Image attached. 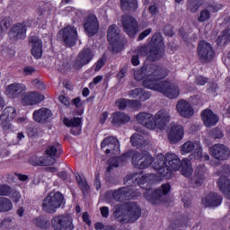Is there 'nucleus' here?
I'll return each instance as SVG.
<instances>
[{
	"mask_svg": "<svg viewBox=\"0 0 230 230\" xmlns=\"http://www.w3.org/2000/svg\"><path fill=\"white\" fill-rule=\"evenodd\" d=\"M148 66L149 78L144 81L143 87L151 91H157L170 100L179 98L181 89L178 85L168 81H161L168 76V69L155 63H148Z\"/></svg>",
	"mask_w": 230,
	"mask_h": 230,
	"instance_id": "1",
	"label": "nucleus"
},
{
	"mask_svg": "<svg viewBox=\"0 0 230 230\" xmlns=\"http://www.w3.org/2000/svg\"><path fill=\"white\" fill-rule=\"evenodd\" d=\"M164 40L161 32H155L148 44L140 46L137 49V55L131 57V64L134 66H139L140 57H146V59L150 62H157L164 57Z\"/></svg>",
	"mask_w": 230,
	"mask_h": 230,
	"instance_id": "2",
	"label": "nucleus"
},
{
	"mask_svg": "<svg viewBox=\"0 0 230 230\" xmlns=\"http://www.w3.org/2000/svg\"><path fill=\"white\" fill-rule=\"evenodd\" d=\"M181 164L182 161L175 154L167 153L165 155L159 154L154 164V168L163 179L170 180L173 177V172L181 170Z\"/></svg>",
	"mask_w": 230,
	"mask_h": 230,
	"instance_id": "3",
	"label": "nucleus"
},
{
	"mask_svg": "<svg viewBox=\"0 0 230 230\" xmlns=\"http://www.w3.org/2000/svg\"><path fill=\"white\" fill-rule=\"evenodd\" d=\"M112 217L119 224H134L141 218V207L137 205V202L115 205Z\"/></svg>",
	"mask_w": 230,
	"mask_h": 230,
	"instance_id": "4",
	"label": "nucleus"
},
{
	"mask_svg": "<svg viewBox=\"0 0 230 230\" xmlns=\"http://www.w3.org/2000/svg\"><path fill=\"white\" fill-rule=\"evenodd\" d=\"M154 173H147L142 175L139 179H136V182L139 188L146 190L144 192V198L147 199L153 205H157V202L161 200L163 195H168L172 190L170 183H164L161 186L160 189H155L153 191H150V184H152V176Z\"/></svg>",
	"mask_w": 230,
	"mask_h": 230,
	"instance_id": "5",
	"label": "nucleus"
},
{
	"mask_svg": "<svg viewBox=\"0 0 230 230\" xmlns=\"http://www.w3.org/2000/svg\"><path fill=\"white\" fill-rule=\"evenodd\" d=\"M130 158L134 168H137L138 170H146V168L152 166V164L154 163V157H152L150 154L141 153L137 150H128L119 156H117V159L121 165L126 164Z\"/></svg>",
	"mask_w": 230,
	"mask_h": 230,
	"instance_id": "6",
	"label": "nucleus"
},
{
	"mask_svg": "<svg viewBox=\"0 0 230 230\" xmlns=\"http://www.w3.org/2000/svg\"><path fill=\"white\" fill-rule=\"evenodd\" d=\"M62 206H66V199L64 198V194H62L60 191H56L47 195L42 201L41 209L45 213L53 215L54 213H57V209H59V208H62Z\"/></svg>",
	"mask_w": 230,
	"mask_h": 230,
	"instance_id": "7",
	"label": "nucleus"
},
{
	"mask_svg": "<svg viewBox=\"0 0 230 230\" xmlns=\"http://www.w3.org/2000/svg\"><path fill=\"white\" fill-rule=\"evenodd\" d=\"M107 40L110 46H111V50L113 53H120V51H123V48H125V41L121 39V34H119L118 25L112 24L108 28Z\"/></svg>",
	"mask_w": 230,
	"mask_h": 230,
	"instance_id": "8",
	"label": "nucleus"
},
{
	"mask_svg": "<svg viewBox=\"0 0 230 230\" xmlns=\"http://www.w3.org/2000/svg\"><path fill=\"white\" fill-rule=\"evenodd\" d=\"M54 230H75L73 217L67 214L54 216L50 221Z\"/></svg>",
	"mask_w": 230,
	"mask_h": 230,
	"instance_id": "9",
	"label": "nucleus"
},
{
	"mask_svg": "<svg viewBox=\"0 0 230 230\" xmlns=\"http://www.w3.org/2000/svg\"><path fill=\"white\" fill-rule=\"evenodd\" d=\"M58 36L61 37L63 40V45L66 48H73L76 44L78 39V31L76 28L67 25L65 28L59 30Z\"/></svg>",
	"mask_w": 230,
	"mask_h": 230,
	"instance_id": "10",
	"label": "nucleus"
},
{
	"mask_svg": "<svg viewBox=\"0 0 230 230\" xmlns=\"http://www.w3.org/2000/svg\"><path fill=\"white\" fill-rule=\"evenodd\" d=\"M221 173L219 180L217 181V186L220 191L225 195L227 200H230V165L224 164L221 166Z\"/></svg>",
	"mask_w": 230,
	"mask_h": 230,
	"instance_id": "11",
	"label": "nucleus"
},
{
	"mask_svg": "<svg viewBox=\"0 0 230 230\" xmlns=\"http://www.w3.org/2000/svg\"><path fill=\"white\" fill-rule=\"evenodd\" d=\"M141 192L137 191V189L134 185L120 187L118 190H113L112 199L118 202H121L124 199H137Z\"/></svg>",
	"mask_w": 230,
	"mask_h": 230,
	"instance_id": "12",
	"label": "nucleus"
},
{
	"mask_svg": "<svg viewBox=\"0 0 230 230\" xmlns=\"http://www.w3.org/2000/svg\"><path fill=\"white\" fill-rule=\"evenodd\" d=\"M215 49L211 46V43H208L206 40H200L198 46V57L201 64L211 62L215 58Z\"/></svg>",
	"mask_w": 230,
	"mask_h": 230,
	"instance_id": "13",
	"label": "nucleus"
},
{
	"mask_svg": "<svg viewBox=\"0 0 230 230\" xmlns=\"http://www.w3.org/2000/svg\"><path fill=\"white\" fill-rule=\"evenodd\" d=\"M122 27L128 37H136L137 31H139V23L137 22V20L130 15L122 16Z\"/></svg>",
	"mask_w": 230,
	"mask_h": 230,
	"instance_id": "14",
	"label": "nucleus"
},
{
	"mask_svg": "<svg viewBox=\"0 0 230 230\" xmlns=\"http://www.w3.org/2000/svg\"><path fill=\"white\" fill-rule=\"evenodd\" d=\"M94 58V53H93V49L91 48H84L74 63V66L75 69H82L84 66H87V64L91 63Z\"/></svg>",
	"mask_w": 230,
	"mask_h": 230,
	"instance_id": "15",
	"label": "nucleus"
},
{
	"mask_svg": "<svg viewBox=\"0 0 230 230\" xmlns=\"http://www.w3.org/2000/svg\"><path fill=\"white\" fill-rule=\"evenodd\" d=\"M84 32L88 37H94L100 31V22L94 14H89L84 22Z\"/></svg>",
	"mask_w": 230,
	"mask_h": 230,
	"instance_id": "16",
	"label": "nucleus"
},
{
	"mask_svg": "<svg viewBox=\"0 0 230 230\" xmlns=\"http://www.w3.org/2000/svg\"><path fill=\"white\" fill-rule=\"evenodd\" d=\"M26 31H28V27L24 22H17L9 31L8 37L13 42H17L18 40H24L26 39Z\"/></svg>",
	"mask_w": 230,
	"mask_h": 230,
	"instance_id": "17",
	"label": "nucleus"
},
{
	"mask_svg": "<svg viewBox=\"0 0 230 230\" xmlns=\"http://www.w3.org/2000/svg\"><path fill=\"white\" fill-rule=\"evenodd\" d=\"M209 154L217 161H226L230 157V150L224 144H216L210 146Z\"/></svg>",
	"mask_w": 230,
	"mask_h": 230,
	"instance_id": "18",
	"label": "nucleus"
},
{
	"mask_svg": "<svg viewBox=\"0 0 230 230\" xmlns=\"http://www.w3.org/2000/svg\"><path fill=\"white\" fill-rule=\"evenodd\" d=\"M101 148L102 150L106 148L105 154L107 155L111 154V155H116L119 154V140L115 137H105L101 142Z\"/></svg>",
	"mask_w": 230,
	"mask_h": 230,
	"instance_id": "19",
	"label": "nucleus"
},
{
	"mask_svg": "<svg viewBox=\"0 0 230 230\" xmlns=\"http://www.w3.org/2000/svg\"><path fill=\"white\" fill-rule=\"evenodd\" d=\"M52 116L53 112L51 110L44 107L35 110L32 113L34 121H36V123H40L41 125L49 123Z\"/></svg>",
	"mask_w": 230,
	"mask_h": 230,
	"instance_id": "20",
	"label": "nucleus"
},
{
	"mask_svg": "<svg viewBox=\"0 0 230 230\" xmlns=\"http://www.w3.org/2000/svg\"><path fill=\"white\" fill-rule=\"evenodd\" d=\"M137 123L146 127L149 130H155V120L154 115L148 112H140L136 116Z\"/></svg>",
	"mask_w": 230,
	"mask_h": 230,
	"instance_id": "21",
	"label": "nucleus"
},
{
	"mask_svg": "<svg viewBox=\"0 0 230 230\" xmlns=\"http://www.w3.org/2000/svg\"><path fill=\"white\" fill-rule=\"evenodd\" d=\"M224 198L217 192H209L201 202L205 208H218L222 204Z\"/></svg>",
	"mask_w": 230,
	"mask_h": 230,
	"instance_id": "22",
	"label": "nucleus"
},
{
	"mask_svg": "<svg viewBox=\"0 0 230 230\" xmlns=\"http://www.w3.org/2000/svg\"><path fill=\"white\" fill-rule=\"evenodd\" d=\"M154 120L155 121V128L164 130L166 125L170 123V113L168 111L162 109L155 115Z\"/></svg>",
	"mask_w": 230,
	"mask_h": 230,
	"instance_id": "23",
	"label": "nucleus"
},
{
	"mask_svg": "<svg viewBox=\"0 0 230 230\" xmlns=\"http://www.w3.org/2000/svg\"><path fill=\"white\" fill-rule=\"evenodd\" d=\"M182 137H184V127L181 125L172 126L168 133L170 143L175 145L179 143V141H182Z\"/></svg>",
	"mask_w": 230,
	"mask_h": 230,
	"instance_id": "24",
	"label": "nucleus"
},
{
	"mask_svg": "<svg viewBox=\"0 0 230 230\" xmlns=\"http://www.w3.org/2000/svg\"><path fill=\"white\" fill-rule=\"evenodd\" d=\"M176 111H178L179 114L181 115L182 118H191V116L195 114V111L193 110V107H191V104L184 99L178 101Z\"/></svg>",
	"mask_w": 230,
	"mask_h": 230,
	"instance_id": "25",
	"label": "nucleus"
},
{
	"mask_svg": "<svg viewBox=\"0 0 230 230\" xmlns=\"http://www.w3.org/2000/svg\"><path fill=\"white\" fill-rule=\"evenodd\" d=\"M201 119L205 127H215L219 121L218 115L209 109H206L201 112Z\"/></svg>",
	"mask_w": 230,
	"mask_h": 230,
	"instance_id": "26",
	"label": "nucleus"
},
{
	"mask_svg": "<svg viewBox=\"0 0 230 230\" xmlns=\"http://www.w3.org/2000/svg\"><path fill=\"white\" fill-rule=\"evenodd\" d=\"M134 78L137 82H142V86L145 80L150 78V70L148 63H144L143 66L134 70Z\"/></svg>",
	"mask_w": 230,
	"mask_h": 230,
	"instance_id": "27",
	"label": "nucleus"
},
{
	"mask_svg": "<svg viewBox=\"0 0 230 230\" xmlns=\"http://www.w3.org/2000/svg\"><path fill=\"white\" fill-rule=\"evenodd\" d=\"M130 121V115L123 111H115L112 113V125L114 127H121L127 125Z\"/></svg>",
	"mask_w": 230,
	"mask_h": 230,
	"instance_id": "28",
	"label": "nucleus"
},
{
	"mask_svg": "<svg viewBox=\"0 0 230 230\" xmlns=\"http://www.w3.org/2000/svg\"><path fill=\"white\" fill-rule=\"evenodd\" d=\"M31 44H32L31 48V55L34 58H42V40L39 39L37 36H33L29 40Z\"/></svg>",
	"mask_w": 230,
	"mask_h": 230,
	"instance_id": "29",
	"label": "nucleus"
},
{
	"mask_svg": "<svg viewBox=\"0 0 230 230\" xmlns=\"http://www.w3.org/2000/svg\"><path fill=\"white\" fill-rule=\"evenodd\" d=\"M45 96L37 93L31 92L25 97H23L22 102L25 105H37V103H40V102H44Z\"/></svg>",
	"mask_w": 230,
	"mask_h": 230,
	"instance_id": "30",
	"label": "nucleus"
},
{
	"mask_svg": "<svg viewBox=\"0 0 230 230\" xmlns=\"http://www.w3.org/2000/svg\"><path fill=\"white\" fill-rule=\"evenodd\" d=\"M204 173H206V166L199 165L196 168L193 177L194 184L196 186H202V184L204 183V181L206 179Z\"/></svg>",
	"mask_w": 230,
	"mask_h": 230,
	"instance_id": "31",
	"label": "nucleus"
},
{
	"mask_svg": "<svg viewBox=\"0 0 230 230\" xmlns=\"http://www.w3.org/2000/svg\"><path fill=\"white\" fill-rule=\"evenodd\" d=\"M181 175L184 177H190L193 173V167H191V161L188 158H183L181 164Z\"/></svg>",
	"mask_w": 230,
	"mask_h": 230,
	"instance_id": "32",
	"label": "nucleus"
},
{
	"mask_svg": "<svg viewBox=\"0 0 230 230\" xmlns=\"http://www.w3.org/2000/svg\"><path fill=\"white\" fill-rule=\"evenodd\" d=\"M120 8L126 12H136L138 8L137 0H120Z\"/></svg>",
	"mask_w": 230,
	"mask_h": 230,
	"instance_id": "33",
	"label": "nucleus"
},
{
	"mask_svg": "<svg viewBox=\"0 0 230 230\" xmlns=\"http://www.w3.org/2000/svg\"><path fill=\"white\" fill-rule=\"evenodd\" d=\"M6 91L8 94H12L13 98H17V96H19V94H21V93L24 91V85L14 83V84H9L6 87Z\"/></svg>",
	"mask_w": 230,
	"mask_h": 230,
	"instance_id": "34",
	"label": "nucleus"
},
{
	"mask_svg": "<svg viewBox=\"0 0 230 230\" xmlns=\"http://www.w3.org/2000/svg\"><path fill=\"white\" fill-rule=\"evenodd\" d=\"M75 180L76 182L79 184V187L81 188L83 195H87V193H89V190H91V187L87 183L85 176H84V174L77 173L75 174Z\"/></svg>",
	"mask_w": 230,
	"mask_h": 230,
	"instance_id": "35",
	"label": "nucleus"
},
{
	"mask_svg": "<svg viewBox=\"0 0 230 230\" xmlns=\"http://www.w3.org/2000/svg\"><path fill=\"white\" fill-rule=\"evenodd\" d=\"M15 116H17V111L15 108L9 106L4 110L3 113L0 116V119H7L9 121H12V119H13Z\"/></svg>",
	"mask_w": 230,
	"mask_h": 230,
	"instance_id": "36",
	"label": "nucleus"
},
{
	"mask_svg": "<svg viewBox=\"0 0 230 230\" xmlns=\"http://www.w3.org/2000/svg\"><path fill=\"white\" fill-rule=\"evenodd\" d=\"M13 205L12 201L7 198H0V213H8L12 211Z\"/></svg>",
	"mask_w": 230,
	"mask_h": 230,
	"instance_id": "37",
	"label": "nucleus"
},
{
	"mask_svg": "<svg viewBox=\"0 0 230 230\" xmlns=\"http://www.w3.org/2000/svg\"><path fill=\"white\" fill-rule=\"evenodd\" d=\"M228 40H230V30L225 29L222 32V35L217 37V46H226Z\"/></svg>",
	"mask_w": 230,
	"mask_h": 230,
	"instance_id": "38",
	"label": "nucleus"
},
{
	"mask_svg": "<svg viewBox=\"0 0 230 230\" xmlns=\"http://www.w3.org/2000/svg\"><path fill=\"white\" fill-rule=\"evenodd\" d=\"M33 224H35L36 226L40 227V229L43 230L49 229V226H51L49 220L40 217L34 218Z\"/></svg>",
	"mask_w": 230,
	"mask_h": 230,
	"instance_id": "39",
	"label": "nucleus"
},
{
	"mask_svg": "<svg viewBox=\"0 0 230 230\" xmlns=\"http://www.w3.org/2000/svg\"><path fill=\"white\" fill-rule=\"evenodd\" d=\"M189 157L191 160L202 161V146L200 145V142L196 141V148Z\"/></svg>",
	"mask_w": 230,
	"mask_h": 230,
	"instance_id": "40",
	"label": "nucleus"
},
{
	"mask_svg": "<svg viewBox=\"0 0 230 230\" xmlns=\"http://www.w3.org/2000/svg\"><path fill=\"white\" fill-rule=\"evenodd\" d=\"M64 125L68 128L72 127H82V118L74 117L73 119L65 118L63 119Z\"/></svg>",
	"mask_w": 230,
	"mask_h": 230,
	"instance_id": "41",
	"label": "nucleus"
},
{
	"mask_svg": "<svg viewBox=\"0 0 230 230\" xmlns=\"http://www.w3.org/2000/svg\"><path fill=\"white\" fill-rule=\"evenodd\" d=\"M59 150H60V143H57L56 145L49 146L45 150V154L46 155H49V157L53 158L57 156V154H58Z\"/></svg>",
	"mask_w": 230,
	"mask_h": 230,
	"instance_id": "42",
	"label": "nucleus"
},
{
	"mask_svg": "<svg viewBox=\"0 0 230 230\" xmlns=\"http://www.w3.org/2000/svg\"><path fill=\"white\" fill-rule=\"evenodd\" d=\"M0 128L2 129L4 134H10V132H13V126L12 125V122L8 119H0Z\"/></svg>",
	"mask_w": 230,
	"mask_h": 230,
	"instance_id": "43",
	"label": "nucleus"
},
{
	"mask_svg": "<svg viewBox=\"0 0 230 230\" xmlns=\"http://www.w3.org/2000/svg\"><path fill=\"white\" fill-rule=\"evenodd\" d=\"M29 163L31 164V166H46V159L42 156H31L29 159Z\"/></svg>",
	"mask_w": 230,
	"mask_h": 230,
	"instance_id": "44",
	"label": "nucleus"
},
{
	"mask_svg": "<svg viewBox=\"0 0 230 230\" xmlns=\"http://www.w3.org/2000/svg\"><path fill=\"white\" fill-rule=\"evenodd\" d=\"M196 147L197 141H187L181 146V154H190V152H193V150H195Z\"/></svg>",
	"mask_w": 230,
	"mask_h": 230,
	"instance_id": "45",
	"label": "nucleus"
},
{
	"mask_svg": "<svg viewBox=\"0 0 230 230\" xmlns=\"http://www.w3.org/2000/svg\"><path fill=\"white\" fill-rule=\"evenodd\" d=\"M211 19V13L208 9H203L200 11L199 15L198 16L199 22H206Z\"/></svg>",
	"mask_w": 230,
	"mask_h": 230,
	"instance_id": "46",
	"label": "nucleus"
},
{
	"mask_svg": "<svg viewBox=\"0 0 230 230\" xmlns=\"http://www.w3.org/2000/svg\"><path fill=\"white\" fill-rule=\"evenodd\" d=\"M200 6H202V2H200V0H193L189 4V10L191 13H197Z\"/></svg>",
	"mask_w": 230,
	"mask_h": 230,
	"instance_id": "47",
	"label": "nucleus"
},
{
	"mask_svg": "<svg viewBox=\"0 0 230 230\" xmlns=\"http://www.w3.org/2000/svg\"><path fill=\"white\" fill-rule=\"evenodd\" d=\"M143 88H135L129 91L128 95L130 96V98H135L137 101L140 102L141 94H143Z\"/></svg>",
	"mask_w": 230,
	"mask_h": 230,
	"instance_id": "48",
	"label": "nucleus"
},
{
	"mask_svg": "<svg viewBox=\"0 0 230 230\" xmlns=\"http://www.w3.org/2000/svg\"><path fill=\"white\" fill-rule=\"evenodd\" d=\"M120 165L121 164L118 160V157H114L109 161V166L107 167L106 172L111 173V172H112V168H118Z\"/></svg>",
	"mask_w": 230,
	"mask_h": 230,
	"instance_id": "49",
	"label": "nucleus"
},
{
	"mask_svg": "<svg viewBox=\"0 0 230 230\" xmlns=\"http://www.w3.org/2000/svg\"><path fill=\"white\" fill-rule=\"evenodd\" d=\"M115 105L119 108V111H125V109L128 107V99H119L115 102Z\"/></svg>",
	"mask_w": 230,
	"mask_h": 230,
	"instance_id": "50",
	"label": "nucleus"
},
{
	"mask_svg": "<svg viewBox=\"0 0 230 230\" xmlns=\"http://www.w3.org/2000/svg\"><path fill=\"white\" fill-rule=\"evenodd\" d=\"M210 136L213 139H222L224 137V132L219 128L211 129Z\"/></svg>",
	"mask_w": 230,
	"mask_h": 230,
	"instance_id": "51",
	"label": "nucleus"
},
{
	"mask_svg": "<svg viewBox=\"0 0 230 230\" xmlns=\"http://www.w3.org/2000/svg\"><path fill=\"white\" fill-rule=\"evenodd\" d=\"M12 193V187L6 184L0 185V197H8Z\"/></svg>",
	"mask_w": 230,
	"mask_h": 230,
	"instance_id": "52",
	"label": "nucleus"
},
{
	"mask_svg": "<svg viewBox=\"0 0 230 230\" xmlns=\"http://www.w3.org/2000/svg\"><path fill=\"white\" fill-rule=\"evenodd\" d=\"M27 136L29 137H37L39 136V128L35 126H30L27 128Z\"/></svg>",
	"mask_w": 230,
	"mask_h": 230,
	"instance_id": "53",
	"label": "nucleus"
},
{
	"mask_svg": "<svg viewBox=\"0 0 230 230\" xmlns=\"http://www.w3.org/2000/svg\"><path fill=\"white\" fill-rule=\"evenodd\" d=\"M10 26H12V18L4 17L0 23V27L2 30H8Z\"/></svg>",
	"mask_w": 230,
	"mask_h": 230,
	"instance_id": "54",
	"label": "nucleus"
},
{
	"mask_svg": "<svg viewBox=\"0 0 230 230\" xmlns=\"http://www.w3.org/2000/svg\"><path fill=\"white\" fill-rule=\"evenodd\" d=\"M150 33H152V28L146 29L138 35L137 39V42H140V40H145V39H146Z\"/></svg>",
	"mask_w": 230,
	"mask_h": 230,
	"instance_id": "55",
	"label": "nucleus"
},
{
	"mask_svg": "<svg viewBox=\"0 0 230 230\" xmlns=\"http://www.w3.org/2000/svg\"><path fill=\"white\" fill-rule=\"evenodd\" d=\"M105 62H107L105 56H102V58H100L95 63V71H100V69H102V67L105 66Z\"/></svg>",
	"mask_w": 230,
	"mask_h": 230,
	"instance_id": "56",
	"label": "nucleus"
},
{
	"mask_svg": "<svg viewBox=\"0 0 230 230\" xmlns=\"http://www.w3.org/2000/svg\"><path fill=\"white\" fill-rule=\"evenodd\" d=\"M141 137L139 135H132L130 137V143L132 145V146H139V145H141V139L139 138Z\"/></svg>",
	"mask_w": 230,
	"mask_h": 230,
	"instance_id": "57",
	"label": "nucleus"
},
{
	"mask_svg": "<svg viewBox=\"0 0 230 230\" xmlns=\"http://www.w3.org/2000/svg\"><path fill=\"white\" fill-rule=\"evenodd\" d=\"M208 93H210L211 94H217V91H218V84L215 83V82H210L208 84Z\"/></svg>",
	"mask_w": 230,
	"mask_h": 230,
	"instance_id": "58",
	"label": "nucleus"
},
{
	"mask_svg": "<svg viewBox=\"0 0 230 230\" xmlns=\"http://www.w3.org/2000/svg\"><path fill=\"white\" fill-rule=\"evenodd\" d=\"M209 82V78L205 77L204 75H199L196 77L197 85H206Z\"/></svg>",
	"mask_w": 230,
	"mask_h": 230,
	"instance_id": "59",
	"label": "nucleus"
},
{
	"mask_svg": "<svg viewBox=\"0 0 230 230\" xmlns=\"http://www.w3.org/2000/svg\"><path fill=\"white\" fill-rule=\"evenodd\" d=\"M94 186L97 191H99V190H102V180H100V172L95 173Z\"/></svg>",
	"mask_w": 230,
	"mask_h": 230,
	"instance_id": "60",
	"label": "nucleus"
},
{
	"mask_svg": "<svg viewBox=\"0 0 230 230\" xmlns=\"http://www.w3.org/2000/svg\"><path fill=\"white\" fill-rule=\"evenodd\" d=\"M150 98H152V93L143 90L140 102H146V100H150Z\"/></svg>",
	"mask_w": 230,
	"mask_h": 230,
	"instance_id": "61",
	"label": "nucleus"
},
{
	"mask_svg": "<svg viewBox=\"0 0 230 230\" xmlns=\"http://www.w3.org/2000/svg\"><path fill=\"white\" fill-rule=\"evenodd\" d=\"M125 76H127V68L122 67L116 75V78H117V80L121 81V80H123V78H125Z\"/></svg>",
	"mask_w": 230,
	"mask_h": 230,
	"instance_id": "62",
	"label": "nucleus"
},
{
	"mask_svg": "<svg viewBox=\"0 0 230 230\" xmlns=\"http://www.w3.org/2000/svg\"><path fill=\"white\" fill-rule=\"evenodd\" d=\"M70 134H72V136H80L82 134V126L72 127L70 129Z\"/></svg>",
	"mask_w": 230,
	"mask_h": 230,
	"instance_id": "63",
	"label": "nucleus"
},
{
	"mask_svg": "<svg viewBox=\"0 0 230 230\" xmlns=\"http://www.w3.org/2000/svg\"><path fill=\"white\" fill-rule=\"evenodd\" d=\"M101 215L103 218H109V207L100 208Z\"/></svg>",
	"mask_w": 230,
	"mask_h": 230,
	"instance_id": "64",
	"label": "nucleus"
}]
</instances>
